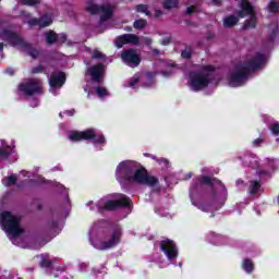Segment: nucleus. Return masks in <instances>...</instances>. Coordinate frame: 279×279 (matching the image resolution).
<instances>
[{
  "label": "nucleus",
  "mask_w": 279,
  "mask_h": 279,
  "mask_svg": "<svg viewBox=\"0 0 279 279\" xmlns=\"http://www.w3.org/2000/svg\"><path fill=\"white\" fill-rule=\"evenodd\" d=\"M23 5H38L40 0H22Z\"/></svg>",
  "instance_id": "29"
},
{
  "label": "nucleus",
  "mask_w": 279,
  "mask_h": 279,
  "mask_svg": "<svg viewBox=\"0 0 279 279\" xmlns=\"http://www.w3.org/2000/svg\"><path fill=\"white\" fill-rule=\"evenodd\" d=\"M159 162H169V161H167V159H161Z\"/></svg>",
  "instance_id": "53"
},
{
  "label": "nucleus",
  "mask_w": 279,
  "mask_h": 279,
  "mask_svg": "<svg viewBox=\"0 0 279 279\" xmlns=\"http://www.w3.org/2000/svg\"><path fill=\"white\" fill-rule=\"evenodd\" d=\"M241 11L238 13L240 19H245V16H251L246 20L243 25V29H254L256 27V12L254 7L250 3V0H240Z\"/></svg>",
  "instance_id": "5"
},
{
  "label": "nucleus",
  "mask_w": 279,
  "mask_h": 279,
  "mask_svg": "<svg viewBox=\"0 0 279 279\" xmlns=\"http://www.w3.org/2000/svg\"><path fill=\"white\" fill-rule=\"evenodd\" d=\"M239 23V17L236 15H228L223 19V27L230 28L234 27Z\"/></svg>",
  "instance_id": "19"
},
{
  "label": "nucleus",
  "mask_w": 279,
  "mask_h": 279,
  "mask_svg": "<svg viewBox=\"0 0 279 279\" xmlns=\"http://www.w3.org/2000/svg\"><path fill=\"white\" fill-rule=\"evenodd\" d=\"M1 158H8L10 156V149H2L0 150Z\"/></svg>",
  "instance_id": "38"
},
{
  "label": "nucleus",
  "mask_w": 279,
  "mask_h": 279,
  "mask_svg": "<svg viewBox=\"0 0 279 279\" xmlns=\"http://www.w3.org/2000/svg\"><path fill=\"white\" fill-rule=\"evenodd\" d=\"M57 43H66V35L65 34L57 35Z\"/></svg>",
  "instance_id": "35"
},
{
  "label": "nucleus",
  "mask_w": 279,
  "mask_h": 279,
  "mask_svg": "<svg viewBox=\"0 0 279 279\" xmlns=\"http://www.w3.org/2000/svg\"><path fill=\"white\" fill-rule=\"evenodd\" d=\"M7 73H9V75H14V70L8 69V70H7Z\"/></svg>",
  "instance_id": "46"
},
{
  "label": "nucleus",
  "mask_w": 279,
  "mask_h": 279,
  "mask_svg": "<svg viewBox=\"0 0 279 279\" xmlns=\"http://www.w3.org/2000/svg\"><path fill=\"white\" fill-rule=\"evenodd\" d=\"M201 182H202L203 184H211L210 178H208V177H202Z\"/></svg>",
  "instance_id": "39"
},
{
  "label": "nucleus",
  "mask_w": 279,
  "mask_h": 279,
  "mask_svg": "<svg viewBox=\"0 0 279 279\" xmlns=\"http://www.w3.org/2000/svg\"><path fill=\"white\" fill-rule=\"evenodd\" d=\"M145 44H146V45H150V44H151V39H150V38H146V39H145Z\"/></svg>",
  "instance_id": "47"
},
{
  "label": "nucleus",
  "mask_w": 279,
  "mask_h": 279,
  "mask_svg": "<svg viewBox=\"0 0 279 279\" xmlns=\"http://www.w3.org/2000/svg\"><path fill=\"white\" fill-rule=\"evenodd\" d=\"M258 189H260V183L256 181H252L250 186V193L251 195H255V193H258Z\"/></svg>",
  "instance_id": "25"
},
{
  "label": "nucleus",
  "mask_w": 279,
  "mask_h": 279,
  "mask_svg": "<svg viewBox=\"0 0 279 279\" xmlns=\"http://www.w3.org/2000/svg\"><path fill=\"white\" fill-rule=\"evenodd\" d=\"M276 34H278V28L271 34V38H276Z\"/></svg>",
  "instance_id": "49"
},
{
  "label": "nucleus",
  "mask_w": 279,
  "mask_h": 279,
  "mask_svg": "<svg viewBox=\"0 0 279 279\" xmlns=\"http://www.w3.org/2000/svg\"><path fill=\"white\" fill-rule=\"evenodd\" d=\"M121 60L122 62H124V64H128V66H131L132 69L141 64V56H138V53L134 49L122 51Z\"/></svg>",
  "instance_id": "11"
},
{
  "label": "nucleus",
  "mask_w": 279,
  "mask_h": 279,
  "mask_svg": "<svg viewBox=\"0 0 279 279\" xmlns=\"http://www.w3.org/2000/svg\"><path fill=\"white\" fill-rule=\"evenodd\" d=\"M92 58L94 60H106V54L104 52H101V50H99V49H94L92 51Z\"/></svg>",
  "instance_id": "22"
},
{
  "label": "nucleus",
  "mask_w": 279,
  "mask_h": 279,
  "mask_svg": "<svg viewBox=\"0 0 279 279\" xmlns=\"http://www.w3.org/2000/svg\"><path fill=\"white\" fill-rule=\"evenodd\" d=\"M242 267L247 271V274L254 271V263H252L250 259H244Z\"/></svg>",
  "instance_id": "23"
},
{
  "label": "nucleus",
  "mask_w": 279,
  "mask_h": 279,
  "mask_svg": "<svg viewBox=\"0 0 279 279\" xmlns=\"http://www.w3.org/2000/svg\"><path fill=\"white\" fill-rule=\"evenodd\" d=\"M160 250L163 252L168 260H175L178 258V247L173 241L166 239L160 243Z\"/></svg>",
  "instance_id": "12"
},
{
  "label": "nucleus",
  "mask_w": 279,
  "mask_h": 279,
  "mask_svg": "<svg viewBox=\"0 0 279 279\" xmlns=\"http://www.w3.org/2000/svg\"><path fill=\"white\" fill-rule=\"evenodd\" d=\"M153 53H154V56H160V50H158V49H153Z\"/></svg>",
  "instance_id": "43"
},
{
  "label": "nucleus",
  "mask_w": 279,
  "mask_h": 279,
  "mask_svg": "<svg viewBox=\"0 0 279 279\" xmlns=\"http://www.w3.org/2000/svg\"><path fill=\"white\" fill-rule=\"evenodd\" d=\"M215 71V66L205 65L203 66V73L195 74L191 81V88L194 90H203L208 84H210V73Z\"/></svg>",
  "instance_id": "6"
},
{
  "label": "nucleus",
  "mask_w": 279,
  "mask_h": 279,
  "mask_svg": "<svg viewBox=\"0 0 279 279\" xmlns=\"http://www.w3.org/2000/svg\"><path fill=\"white\" fill-rule=\"evenodd\" d=\"M179 4V0H163L162 2L165 10H173V8H178Z\"/></svg>",
  "instance_id": "20"
},
{
  "label": "nucleus",
  "mask_w": 279,
  "mask_h": 279,
  "mask_svg": "<svg viewBox=\"0 0 279 279\" xmlns=\"http://www.w3.org/2000/svg\"><path fill=\"white\" fill-rule=\"evenodd\" d=\"M64 82H66V77L62 72L52 74L49 78V85L51 86V88H62Z\"/></svg>",
  "instance_id": "17"
},
{
  "label": "nucleus",
  "mask_w": 279,
  "mask_h": 279,
  "mask_svg": "<svg viewBox=\"0 0 279 279\" xmlns=\"http://www.w3.org/2000/svg\"><path fill=\"white\" fill-rule=\"evenodd\" d=\"M0 222L8 233L12 234V236H19V234H22L23 232L21 216L13 214L12 211H3L0 215Z\"/></svg>",
  "instance_id": "3"
},
{
  "label": "nucleus",
  "mask_w": 279,
  "mask_h": 279,
  "mask_svg": "<svg viewBox=\"0 0 279 279\" xmlns=\"http://www.w3.org/2000/svg\"><path fill=\"white\" fill-rule=\"evenodd\" d=\"M221 3V0H213L214 5H219Z\"/></svg>",
  "instance_id": "45"
},
{
  "label": "nucleus",
  "mask_w": 279,
  "mask_h": 279,
  "mask_svg": "<svg viewBox=\"0 0 279 279\" xmlns=\"http://www.w3.org/2000/svg\"><path fill=\"white\" fill-rule=\"evenodd\" d=\"M85 10L86 12H89V14H98L101 23H104V21H108V19L112 16V7L110 4L99 5L93 2V0H88L86 2Z\"/></svg>",
  "instance_id": "8"
},
{
  "label": "nucleus",
  "mask_w": 279,
  "mask_h": 279,
  "mask_svg": "<svg viewBox=\"0 0 279 279\" xmlns=\"http://www.w3.org/2000/svg\"><path fill=\"white\" fill-rule=\"evenodd\" d=\"M40 267H51V260L47 259V258H44L41 262H40Z\"/></svg>",
  "instance_id": "36"
},
{
  "label": "nucleus",
  "mask_w": 279,
  "mask_h": 279,
  "mask_svg": "<svg viewBox=\"0 0 279 279\" xmlns=\"http://www.w3.org/2000/svg\"><path fill=\"white\" fill-rule=\"evenodd\" d=\"M26 16H29V13H24Z\"/></svg>",
  "instance_id": "54"
},
{
  "label": "nucleus",
  "mask_w": 279,
  "mask_h": 279,
  "mask_svg": "<svg viewBox=\"0 0 279 279\" xmlns=\"http://www.w3.org/2000/svg\"><path fill=\"white\" fill-rule=\"evenodd\" d=\"M94 143H100V144H104V143H106V137H104V135L102 134H99V135H95L94 136Z\"/></svg>",
  "instance_id": "31"
},
{
  "label": "nucleus",
  "mask_w": 279,
  "mask_h": 279,
  "mask_svg": "<svg viewBox=\"0 0 279 279\" xmlns=\"http://www.w3.org/2000/svg\"><path fill=\"white\" fill-rule=\"evenodd\" d=\"M265 54L257 53L254 57H248L244 63L236 64L229 74V86H243L247 82V75L252 71H258L265 64Z\"/></svg>",
  "instance_id": "1"
},
{
  "label": "nucleus",
  "mask_w": 279,
  "mask_h": 279,
  "mask_svg": "<svg viewBox=\"0 0 279 279\" xmlns=\"http://www.w3.org/2000/svg\"><path fill=\"white\" fill-rule=\"evenodd\" d=\"M271 131L274 134H278L279 133V125L278 124H275L272 128H271Z\"/></svg>",
  "instance_id": "40"
},
{
  "label": "nucleus",
  "mask_w": 279,
  "mask_h": 279,
  "mask_svg": "<svg viewBox=\"0 0 279 279\" xmlns=\"http://www.w3.org/2000/svg\"><path fill=\"white\" fill-rule=\"evenodd\" d=\"M155 76H156V74H151V73L147 74L148 80H151V77H155Z\"/></svg>",
  "instance_id": "48"
},
{
  "label": "nucleus",
  "mask_w": 279,
  "mask_h": 279,
  "mask_svg": "<svg viewBox=\"0 0 279 279\" xmlns=\"http://www.w3.org/2000/svg\"><path fill=\"white\" fill-rule=\"evenodd\" d=\"M44 71H45V68L43 65H38V66L32 69L33 74L43 73Z\"/></svg>",
  "instance_id": "34"
},
{
  "label": "nucleus",
  "mask_w": 279,
  "mask_h": 279,
  "mask_svg": "<svg viewBox=\"0 0 279 279\" xmlns=\"http://www.w3.org/2000/svg\"><path fill=\"white\" fill-rule=\"evenodd\" d=\"M186 178H187V180H189V179L193 178V174H192V173H189Z\"/></svg>",
  "instance_id": "51"
},
{
  "label": "nucleus",
  "mask_w": 279,
  "mask_h": 279,
  "mask_svg": "<svg viewBox=\"0 0 279 279\" xmlns=\"http://www.w3.org/2000/svg\"><path fill=\"white\" fill-rule=\"evenodd\" d=\"M96 95H98V97L100 98H104L108 97L110 93H108V89H106V87L98 86L96 87Z\"/></svg>",
  "instance_id": "24"
},
{
  "label": "nucleus",
  "mask_w": 279,
  "mask_h": 279,
  "mask_svg": "<svg viewBox=\"0 0 279 279\" xmlns=\"http://www.w3.org/2000/svg\"><path fill=\"white\" fill-rule=\"evenodd\" d=\"M136 84H138V75H134V76L130 80L129 86H130L131 88H134V86H136Z\"/></svg>",
  "instance_id": "30"
},
{
  "label": "nucleus",
  "mask_w": 279,
  "mask_h": 279,
  "mask_svg": "<svg viewBox=\"0 0 279 279\" xmlns=\"http://www.w3.org/2000/svg\"><path fill=\"white\" fill-rule=\"evenodd\" d=\"M278 8H279L278 2H270L268 10H269V12H277Z\"/></svg>",
  "instance_id": "32"
},
{
  "label": "nucleus",
  "mask_w": 279,
  "mask_h": 279,
  "mask_svg": "<svg viewBox=\"0 0 279 279\" xmlns=\"http://www.w3.org/2000/svg\"><path fill=\"white\" fill-rule=\"evenodd\" d=\"M14 184H16V177H14V175L9 177L7 179V182H4L5 186H12Z\"/></svg>",
  "instance_id": "28"
},
{
  "label": "nucleus",
  "mask_w": 279,
  "mask_h": 279,
  "mask_svg": "<svg viewBox=\"0 0 279 279\" xmlns=\"http://www.w3.org/2000/svg\"><path fill=\"white\" fill-rule=\"evenodd\" d=\"M1 38L3 40H8L13 45V47H21L23 51H25L31 58H38L40 56V52L32 47V45L27 44L21 36L16 33L10 32V31H4L1 35Z\"/></svg>",
  "instance_id": "4"
},
{
  "label": "nucleus",
  "mask_w": 279,
  "mask_h": 279,
  "mask_svg": "<svg viewBox=\"0 0 279 279\" xmlns=\"http://www.w3.org/2000/svg\"><path fill=\"white\" fill-rule=\"evenodd\" d=\"M136 10H137L138 12H142L143 14H146V16H149V11H148V9H147V5H145V4H138V5L136 7Z\"/></svg>",
  "instance_id": "27"
},
{
  "label": "nucleus",
  "mask_w": 279,
  "mask_h": 279,
  "mask_svg": "<svg viewBox=\"0 0 279 279\" xmlns=\"http://www.w3.org/2000/svg\"><path fill=\"white\" fill-rule=\"evenodd\" d=\"M146 25H147V21L136 20L133 24V27H135V29H143V27H145Z\"/></svg>",
  "instance_id": "26"
},
{
  "label": "nucleus",
  "mask_w": 279,
  "mask_h": 279,
  "mask_svg": "<svg viewBox=\"0 0 279 279\" xmlns=\"http://www.w3.org/2000/svg\"><path fill=\"white\" fill-rule=\"evenodd\" d=\"M118 169H125L129 182H137V184H146L147 186H156L158 184V179L147 174V170L135 161H123Z\"/></svg>",
  "instance_id": "2"
},
{
  "label": "nucleus",
  "mask_w": 279,
  "mask_h": 279,
  "mask_svg": "<svg viewBox=\"0 0 279 279\" xmlns=\"http://www.w3.org/2000/svg\"><path fill=\"white\" fill-rule=\"evenodd\" d=\"M181 56H182V58H185L186 60H189V58H191V56H192L191 49L183 50Z\"/></svg>",
  "instance_id": "33"
},
{
  "label": "nucleus",
  "mask_w": 279,
  "mask_h": 279,
  "mask_svg": "<svg viewBox=\"0 0 279 279\" xmlns=\"http://www.w3.org/2000/svg\"><path fill=\"white\" fill-rule=\"evenodd\" d=\"M154 16H156V17L162 16V11H160V10H155V11H154Z\"/></svg>",
  "instance_id": "41"
},
{
  "label": "nucleus",
  "mask_w": 279,
  "mask_h": 279,
  "mask_svg": "<svg viewBox=\"0 0 279 279\" xmlns=\"http://www.w3.org/2000/svg\"><path fill=\"white\" fill-rule=\"evenodd\" d=\"M260 143H263V140H260V138H257L254 141V145L258 146Z\"/></svg>",
  "instance_id": "44"
},
{
  "label": "nucleus",
  "mask_w": 279,
  "mask_h": 279,
  "mask_svg": "<svg viewBox=\"0 0 279 279\" xmlns=\"http://www.w3.org/2000/svg\"><path fill=\"white\" fill-rule=\"evenodd\" d=\"M88 97H90V92H88Z\"/></svg>",
  "instance_id": "55"
},
{
  "label": "nucleus",
  "mask_w": 279,
  "mask_h": 279,
  "mask_svg": "<svg viewBox=\"0 0 279 279\" xmlns=\"http://www.w3.org/2000/svg\"><path fill=\"white\" fill-rule=\"evenodd\" d=\"M86 75H90L93 82H101V78L104 77V64L99 63L88 68Z\"/></svg>",
  "instance_id": "15"
},
{
  "label": "nucleus",
  "mask_w": 279,
  "mask_h": 279,
  "mask_svg": "<svg viewBox=\"0 0 279 279\" xmlns=\"http://www.w3.org/2000/svg\"><path fill=\"white\" fill-rule=\"evenodd\" d=\"M119 241H121V230L113 229L105 235L104 240L95 242L94 247L96 250H110L119 245Z\"/></svg>",
  "instance_id": "7"
},
{
  "label": "nucleus",
  "mask_w": 279,
  "mask_h": 279,
  "mask_svg": "<svg viewBox=\"0 0 279 279\" xmlns=\"http://www.w3.org/2000/svg\"><path fill=\"white\" fill-rule=\"evenodd\" d=\"M53 23V17L50 14H46L40 19H32L28 21V25L34 26L37 25L38 27H49Z\"/></svg>",
  "instance_id": "16"
},
{
  "label": "nucleus",
  "mask_w": 279,
  "mask_h": 279,
  "mask_svg": "<svg viewBox=\"0 0 279 279\" xmlns=\"http://www.w3.org/2000/svg\"><path fill=\"white\" fill-rule=\"evenodd\" d=\"M201 210L207 211L208 209L206 208V206H199Z\"/></svg>",
  "instance_id": "50"
},
{
  "label": "nucleus",
  "mask_w": 279,
  "mask_h": 279,
  "mask_svg": "<svg viewBox=\"0 0 279 279\" xmlns=\"http://www.w3.org/2000/svg\"><path fill=\"white\" fill-rule=\"evenodd\" d=\"M20 90L28 96L36 94L40 95L43 94V81L38 78H29L20 85Z\"/></svg>",
  "instance_id": "9"
},
{
  "label": "nucleus",
  "mask_w": 279,
  "mask_h": 279,
  "mask_svg": "<svg viewBox=\"0 0 279 279\" xmlns=\"http://www.w3.org/2000/svg\"><path fill=\"white\" fill-rule=\"evenodd\" d=\"M165 68L167 70L161 71V75H163V77H170V75H173V73H175V69H178V64H175V62L173 61H168L167 63H165Z\"/></svg>",
  "instance_id": "18"
},
{
  "label": "nucleus",
  "mask_w": 279,
  "mask_h": 279,
  "mask_svg": "<svg viewBox=\"0 0 279 279\" xmlns=\"http://www.w3.org/2000/svg\"><path fill=\"white\" fill-rule=\"evenodd\" d=\"M130 204H132V201L130 199V197L123 194H121L120 198H118L117 201H108L106 203H104V201L99 202V206H104V210H114L116 208H120L121 206L128 207L130 206Z\"/></svg>",
  "instance_id": "10"
},
{
  "label": "nucleus",
  "mask_w": 279,
  "mask_h": 279,
  "mask_svg": "<svg viewBox=\"0 0 279 279\" xmlns=\"http://www.w3.org/2000/svg\"><path fill=\"white\" fill-rule=\"evenodd\" d=\"M0 51H3V44H0Z\"/></svg>",
  "instance_id": "52"
},
{
  "label": "nucleus",
  "mask_w": 279,
  "mask_h": 279,
  "mask_svg": "<svg viewBox=\"0 0 279 279\" xmlns=\"http://www.w3.org/2000/svg\"><path fill=\"white\" fill-rule=\"evenodd\" d=\"M46 40L48 45H53V43H58V35L53 31H50L46 33Z\"/></svg>",
  "instance_id": "21"
},
{
  "label": "nucleus",
  "mask_w": 279,
  "mask_h": 279,
  "mask_svg": "<svg viewBox=\"0 0 279 279\" xmlns=\"http://www.w3.org/2000/svg\"><path fill=\"white\" fill-rule=\"evenodd\" d=\"M138 36L134 34H124L116 39V47L121 49L123 45H138Z\"/></svg>",
  "instance_id": "13"
},
{
  "label": "nucleus",
  "mask_w": 279,
  "mask_h": 279,
  "mask_svg": "<svg viewBox=\"0 0 279 279\" xmlns=\"http://www.w3.org/2000/svg\"><path fill=\"white\" fill-rule=\"evenodd\" d=\"M65 113H68L69 117H73L75 114V109L65 111Z\"/></svg>",
  "instance_id": "42"
},
{
  "label": "nucleus",
  "mask_w": 279,
  "mask_h": 279,
  "mask_svg": "<svg viewBox=\"0 0 279 279\" xmlns=\"http://www.w3.org/2000/svg\"><path fill=\"white\" fill-rule=\"evenodd\" d=\"M70 141L77 143L80 141H90V138H95V131L87 130L83 132H72L69 134Z\"/></svg>",
  "instance_id": "14"
},
{
  "label": "nucleus",
  "mask_w": 279,
  "mask_h": 279,
  "mask_svg": "<svg viewBox=\"0 0 279 279\" xmlns=\"http://www.w3.org/2000/svg\"><path fill=\"white\" fill-rule=\"evenodd\" d=\"M194 12H197L196 5H192L186 9V14H194Z\"/></svg>",
  "instance_id": "37"
}]
</instances>
